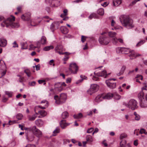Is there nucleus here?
Listing matches in <instances>:
<instances>
[{
  "instance_id": "obj_1",
  "label": "nucleus",
  "mask_w": 147,
  "mask_h": 147,
  "mask_svg": "<svg viewBox=\"0 0 147 147\" xmlns=\"http://www.w3.org/2000/svg\"><path fill=\"white\" fill-rule=\"evenodd\" d=\"M15 20V17L13 16H11L8 18L6 20H4L1 23L2 27L5 26L7 27L11 28H18L20 26V24L18 23L14 22Z\"/></svg>"
},
{
  "instance_id": "obj_2",
  "label": "nucleus",
  "mask_w": 147,
  "mask_h": 147,
  "mask_svg": "<svg viewBox=\"0 0 147 147\" xmlns=\"http://www.w3.org/2000/svg\"><path fill=\"white\" fill-rule=\"evenodd\" d=\"M122 25L128 29H130L134 27L133 20L128 16L122 15L119 18Z\"/></svg>"
},
{
  "instance_id": "obj_3",
  "label": "nucleus",
  "mask_w": 147,
  "mask_h": 147,
  "mask_svg": "<svg viewBox=\"0 0 147 147\" xmlns=\"http://www.w3.org/2000/svg\"><path fill=\"white\" fill-rule=\"evenodd\" d=\"M55 100V103L57 104H60L65 102L67 99V95L66 94L62 93L60 94V97L55 95L54 97Z\"/></svg>"
},
{
  "instance_id": "obj_4",
  "label": "nucleus",
  "mask_w": 147,
  "mask_h": 147,
  "mask_svg": "<svg viewBox=\"0 0 147 147\" xmlns=\"http://www.w3.org/2000/svg\"><path fill=\"white\" fill-rule=\"evenodd\" d=\"M63 90V88L61 86V82H58L55 84L54 90L51 89L50 90L49 95L51 96L53 95L55 93L54 90L55 92H59Z\"/></svg>"
},
{
  "instance_id": "obj_5",
  "label": "nucleus",
  "mask_w": 147,
  "mask_h": 147,
  "mask_svg": "<svg viewBox=\"0 0 147 147\" xmlns=\"http://www.w3.org/2000/svg\"><path fill=\"white\" fill-rule=\"evenodd\" d=\"M138 103L136 100L134 99H131L129 100L128 103L126 104L125 105L127 107L134 110L137 108Z\"/></svg>"
},
{
  "instance_id": "obj_6",
  "label": "nucleus",
  "mask_w": 147,
  "mask_h": 147,
  "mask_svg": "<svg viewBox=\"0 0 147 147\" xmlns=\"http://www.w3.org/2000/svg\"><path fill=\"white\" fill-rule=\"evenodd\" d=\"M78 70V67L76 63H72L69 65V71L70 73L76 74Z\"/></svg>"
},
{
  "instance_id": "obj_7",
  "label": "nucleus",
  "mask_w": 147,
  "mask_h": 147,
  "mask_svg": "<svg viewBox=\"0 0 147 147\" xmlns=\"http://www.w3.org/2000/svg\"><path fill=\"white\" fill-rule=\"evenodd\" d=\"M98 40L100 44L102 45H107L110 42L111 39L109 37L103 36L102 37H100Z\"/></svg>"
},
{
  "instance_id": "obj_8",
  "label": "nucleus",
  "mask_w": 147,
  "mask_h": 147,
  "mask_svg": "<svg viewBox=\"0 0 147 147\" xmlns=\"http://www.w3.org/2000/svg\"><path fill=\"white\" fill-rule=\"evenodd\" d=\"M94 74L95 76H94L93 77L92 79L95 81H98V77L96 76L104 77V78H106L107 75L106 71L105 70L97 73H94Z\"/></svg>"
},
{
  "instance_id": "obj_9",
  "label": "nucleus",
  "mask_w": 147,
  "mask_h": 147,
  "mask_svg": "<svg viewBox=\"0 0 147 147\" xmlns=\"http://www.w3.org/2000/svg\"><path fill=\"white\" fill-rule=\"evenodd\" d=\"M143 85L144 86L142 88V91L140 92L138 95V98L140 101L143 100L144 99V93L143 90H147V84L144 82L143 83Z\"/></svg>"
},
{
  "instance_id": "obj_10",
  "label": "nucleus",
  "mask_w": 147,
  "mask_h": 147,
  "mask_svg": "<svg viewBox=\"0 0 147 147\" xmlns=\"http://www.w3.org/2000/svg\"><path fill=\"white\" fill-rule=\"evenodd\" d=\"M34 134L38 137H40L42 135L41 131L39 129L36 128L35 126L32 127V131Z\"/></svg>"
},
{
  "instance_id": "obj_11",
  "label": "nucleus",
  "mask_w": 147,
  "mask_h": 147,
  "mask_svg": "<svg viewBox=\"0 0 147 147\" xmlns=\"http://www.w3.org/2000/svg\"><path fill=\"white\" fill-rule=\"evenodd\" d=\"M41 21V19L39 18H35L34 20L30 21V25L33 26H36L40 23Z\"/></svg>"
},
{
  "instance_id": "obj_12",
  "label": "nucleus",
  "mask_w": 147,
  "mask_h": 147,
  "mask_svg": "<svg viewBox=\"0 0 147 147\" xmlns=\"http://www.w3.org/2000/svg\"><path fill=\"white\" fill-rule=\"evenodd\" d=\"M39 107H40V105L36 106L34 108V111L35 113V114L32 116H29L28 117V120L30 121H33L37 117V114H36V112H37L38 109Z\"/></svg>"
},
{
  "instance_id": "obj_13",
  "label": "nucleus",
  "mask_w": 147,
  "mask_h": 147,
  "mask_svg": "<svg viewBox=\"0 0 147 147\" xmlns=\"http://www.w3.org/2000/svg\"><path fill=\"white\" fill-rule=\"evenodd\" d=\"M21 18L23 20L28 21L29 24H30V21L32 20H30L31 14L29 13L23 15Z\"/></svg>"
},
{
  "instance_id": "obj_14",
  "label": "nucleus",
  "mask_w": 147,
  "mask_h": 147,
  "mask_svg": "<svg viewBox=\"0 0 147 147\" xmlns=\"http://www.w3.org/2000/svg\"><path fill=\"white\" fill-rule=\"evenodd\" d=\"M39 108L38 109V110L37 111L38 112H36V114H37V115H40V116H39L38 117H42L47 115V113L46 111L44 110H39Z\"/></svg>"
},
{
  "instance_id": "obj_15",
  "label": "nucleus",
  "mask_w": 147,
  "mask_h": 147,
  "mask_svg": "<svg viewBox=\"0 0 147 147\" xmlns=\"http://www.w3.org/2000/svg\"><path fill=\"white\" fill-rule=\"evenodd\" d=\"M117 52L118 53L124 52L125 54H127L128 52H129L130 51L129 49H126L125 48H118L116 49Z\"/></svg>"
},
{
  "instance_id": "obj_16",
  "label": "nucleus",
  "mask_w": 147,
  "mask_h": 147,
  "mask_svg": "<svg viewBox=\"0 0 147 147\" xmlns=\"http://www.w3.org/2000/svg\"><path fill=\"white\" fill-rule=\"evenodd\" d=\"M104 94H101L97 96L94 99L95 102H99L104 99Z\"/></svg>"
},
{
  "instance_id": "obj_17",
  "label": "nucleus",
  "mask_w": 147,
  "mask_h": 147,
  "mask_svg": "<svg viewBox=\"0 0 147 147\" xmlns=\"http://www.w3.org/2000/svg\"><path fill=\"white\" fill-rule=\"evenodd\" d=\"M105 83L107 86L109 88L111 89H113L116 87V84L115 83H111L109 80H107L105 81Z\"/></svg>"
},
{
  "instance_id": "obj_18",
  "label": "nucleus",
  "mask_w": 147,
  "mask_h": 147,
  "mask_svg": "<svg viewBox=\"0 0 147 147\" xmlns=\"http://www.w3.org/2000/svg\"><path fill=\"white\" fill-rule=\"evenodd\" d=\"M7 40L3 38H0V47H5L7 45Z\"/></svg>"
},
{
  "instance_id": "obj_19",
  "label": "nucleus",
  "mask_w": 147,
  "mask_h": 147,
  "mask_svg": "<svg viewBox=\"0 0 147 147\" xmlns=\"http://www.w3.org/2000/svg\"><path fill=\"white\" fill-rule=\"evenodd\" d=\"M129 53L130 54L129 55V56L130 59H133L137 56L140 55L135 53L134 51H130Z\"/></svg>"
},
{
  "instance_id": "obj_20",
  "label": "nucleus",
  "mask_w": 147,
  "mask_h": 147,
  "mask_svg": "<svg viewBox=\"0 0 147 147\" xmlns=\"http://www.w3.org/2000/svg\"><path fill=\"white\" fill-rule=\"evenodd\" d=\"M40 103L42 104H43V105L44 106L42 107L41 106L40 107H39V108H40L42 109H45L46 107H47L48 106V101L46 100H43Z\"/></svg>"
},
{
  "instance_id": "obj_21",
  "label": "nucleus",
  "mask_w": 147,
  "mask_h": 147,
  "mask_svg": "<svg viewBox=\"0 0 147 147\" xmlns=\"http://www.w3.org/2000/svg\"><path fill=\"white\" fill-rule=\"evenodd\" d=\"M35 124L38 126L41 127L44 125V122L41 119H38L35 121Z\"/></svg>"
},
{
  "instance_id": "obj_22",
  "label": "nucleus",
  "mask_w": 147,
  "mask_h": 147,
  "mask_svg": "<svg viewBox=\"0 0 147 147\" xmlns=\"http://www.w3.org/2000/svg\"><path fill=\"white\" fill-rule=\"evenodd\" d=\"M69 124L70 123H66L65 120H61L60 123V125L61 127L63 129H64L66 127L69 125Z\"/></svg>"
},
{
  "instance_id": "obj_23",
  "label": "nucleus",
  "mask_w": 147,
  "mask_h": 147,
  "mask_svg": "<svg viewBox=\"0 0 147 147\" xmlns=\"http://www.w3.org/2000/svg\"><path fill=\"white\" fill-rule=\"evenodd\" d=\"M90 87L95 91V92H97L99 89V86L98 85L95 84H92Z\"/></svg>"
},
{
  "instance_id": "obj_24",
  "label": "nucleus",
  "mask_w": 147,
  "mask_h": 147,
  "mask_svg": "<svg viewBox=\"0 0 147 147\" xmlns=\"http://www.w3.org/2000/svg\"><path fill=\"white\" fill-rule=\"evenodd\" d=\"M113 97V94L110 93H108L106 94H104V99H110Z\"/></svg>"
},
{
  "instance_id": "obj_25",
  "label": "nucleus",
  "mask_w": 147,
  "mask_h": 147,
  "mask_svg": "<svg viewBox=\"0 0 147 147\" xmlns=\"http://www.w3.org/2000/svg\"><path fill=\"white\" fill-rule=\"evenodd\" d=\"M86 140L87 142L89 143L90 144H91L93 141V137L92 136L90 135H88L86 136Z\"/></svg>"
},
{
  "instance_id": "obj_26",
  "label": "nucleus",
  "mask_w": 147,
  "mask_h": 147,
  "mask_svg": "<svg viewBox=\"0 0 147 147\" xmlns=\"http://www.w3.org/2000/svg\"><path fill=\"white\" fill-rule=\"evenodd\" d=\"M60 30L64 34H67L68 32V30L65 26L61 27Z\"/></svg>"
},
{
  "instance_id": "obj_27",
  "label": "nucleus",
  "mask_w": 147,
  "mask_h": 147,
  "mask_svg": "<svg viewBox=\"0 0 147 147\" xmlns=\"http://www.w3.org/2000/svg\"><path fill=\"white\" fill-rule=\"evenodd\" d=\"M140 105L141 107H147V102L144 100L143 101V100L141 101L140 102Z\"/></svg>"
},
{
  "instance_id": "obj_28",
  "label": "nucleus",
  "mask_w": 147,
  "mask_h": 147,
  "mask_svg": "<svg viewBox=\"0 0 147 147\" xmlns=\"http://www.w3.org/2000/svg\"><path fill=\"white\" fill-rule=\"evenodd\" d=\"M121 3V0H113V5L117 6Z\"/></svg>"
},
{
  "instance_id": "obj_29",
  "label": "nucleus",
  "mask_w": 147,
  "mask_h": 147,
  "mask_svg": "<svg viewBox=\"0 0 147 147\" xmlns=\"http://www.w3.org/2000/svg\"><path fill=\"white\" fill-rule=\"evenodd\" d=\"M98 18V16L94 13H91L88 17V18L90 20H91L93 18Z\"/></svg>"
},
{
  "instance_id": "obj_30",
  "label": "nucleus",
  "mask_w": 147,
  "mask_h": 147,
  "mask_svg": "<svg viewBox=\"0 0 147 147\" xmlns=\"http://www.w3.org/2000/svg\"><path fill=\"white\" fill-rule=\"evenodd\" d=\"M126 69V67L124 66H123L121 69L120 71L117 74V75L118 76H120L122 75L124 71Z\"/></svg>"
},
{
  "instance_id": "obj_31",
  "label": "nucleus",
  "mask_w": 147,
  "mask_h": 147,
  "mask_svg": "<svg viewBox=\"0 0 147 147\" xmlns=\"http://www.w3.org/2000/svg\"><path fill=\"white\" fill-rule=\"evenodd\" d=\"M116 34V33L115 32H108V35L110 37L112 38L115 37Z\"/></svg>"
},
{
  "instance_id": "obj_32",
  "label": "nucleus",
  "mask_w": 147,
  "mask_h": 147,
  "mask_svg": "<svg viewBox=\"0 0 147 147\" xmlns=\"http://www.w3.org/2000/svg\"><path fill=\"white\" fill-rule=\"evenodd\" d=\"M127 135L125 133H123L121 134L120 136V139L121 140H124V139L127 138Z\"/></svg>"
},
{
  "instance_id": "obj_33",
  "label": "nucleus",
  "mask_w": 147,
  "mask_h": 147,
  "mask_svg": "<svg viewBox=\"0 0 147 147\" xmlns=\"http://www.w3.org/2000/svg\"><path fill=\"white\" fill-rule=\"evenodd\" d=\"M126 141L125 140H121L120 143V147H125Z\"/></svg>"
},
{
  "instance_id": "obj_34",
  "label": "nucleus",
  "mask_w": 147,
  "mask_h": 147,
  "mask_svg": "<svg viewBox=\"0 0 147 147\" xmlns=\"http://www.w3.org/2000/svg\"><path fill=\"white\" fill-rule=\"evenodd\" d=\"M21 49H27V45L26 42H22L21 43Z\"/></svg>"
},
{
  "instance_id": "obj_35",
  "label": "nucleus",
  "mask_w": 147,
  "mask_h": 147,
  "mask_svg": "<svg viewBox=\"0 0 147 147\" xmlns=\"http://www.w3.org/2000/svg\"><path fill=\"white\" fill-rule=\"evenodd\" d=\"M47 39L46 37L44 36H43L41 38V42L42 45H45L46 43Z\"/></svg>"
},
{
  "instance_id": "obj_36",
  "label": "nucleus",
  "mask_w": 147,
  "mask_h": 147,
  "mask_svg": "<svg viewBox=\"0 0 147 147\" xmlns=\"http://www.w3.org/2000/svg\"><path fill=\"white\" fill-rule=\"evenodd\" d=\"M53 46L51 45L45 47L43 49V50L45 51H49L51 49H53Z\"/></svg>"
},
{
  "instance_id": "obj_37",
  "label": "nucleus",
  "mask_w": 147,
  "mask_h": 147,
  "mask_svg": "<svg viewBox=\"0 0 147 147\" xmlns=\"http://www.w3.org/2000/svg\"><path fill=\"white\" fill-rule=\"evenodd\" d=\"M97 13L100 15H103L104 14V10L103 8H100L97 11Z\"/></svg>"
},
{
  "instance_id": "obj_38",
  "label": "nucleus",
  "mask_w": 147,
  "mask_h": 147,
  "mask_svg": "<svg viewBox=\"0 0 147 147\" xmlns=\"http://www.w3.org/2000/svg\"><path fill=\"white\" fill-rule=\"evenodd\" d=\"M80 77L81 78V80H78L76 82L77 84H78L80 82H81L83 81L84 79H87V78L86 77H85L84 76H83L82 75H81L80 76Z\"/></svg>"
},
{
  "instance_id": "obj_39",
  "label": "nucleus",
  "mask_w": 147,
  "mask_h": 147,
  "mask_svg": "<svg viewBox=\"0 0 147 147\" xmlns=\"http://www.w3.org/2000/svg\"><path fill=\"white\" fill-rule=\"evenodd\" d=\"M39 44V42H38L37 43V46L36 47L32 45H30L29 48L30 50H32L35 49L36 48H39L40 47V46L38 45Z\"/></svg>"
},
{
  "instance_id": "obj_40",
  "label": "nucleus",
  "mask_w": 147,
  "mask_h": 147,
  "mask_svg": "<svg viewBox=\"0 0 147 147\" xmlns=\"http://www.w3.org/2000/svg\"><path fill=\"white\" fill-rule=\"evenodd\" d=\"M68 116V113L67 111H65L62 114V117L63 119H65Z\"/></svg>"
},
{
  "instance_id": "obj_41",
  "label": "nucleus",
  "mask_w": 147,
  "mask_h": 147,
  "mask_svg": "<svg viewBox=\"0 0 147 147\" xmlns=\"http://www.w3.org/2000/svg\"><path fill=\"white\" fill-rule=\"evenodd\" d=\"M87 93L90 95H92L95 92L90 87L88 90H87Z\"/></svg>"
},
{
  "instance_id": "obj_42",
  "label": "nucleus",
  "mask_w": 147,
  "mask_h": 147,
  "mask_svg": "<svg viewBox=\"0 0 147 147\" xmlns=\"http://www.w3.org/2000/svg\"><path fill=\"white\" fill-rule=\"evenodd\" d=\"M134 115L135 116V118L136 120L138 121L140 119V116L137 114L136 112H134Z\"/></svg>"
},
{
  "instance_id": "obj_43",
  "label": "nucleus",
  "mask_w": 147,
  "mask_h": 147,
  "mask_svg": "<svg viewBox=\"0 0 147 147\" xmlns=\"http://www.w3.org/2000/svg\"><path fill=\"white\" fill-rule=\"evenodd\" d=\"M60 132V129L59 127H57L53 131V135L55 136L56 134L59 133Z\"/></svg>"
},
{
  "instance_id": "obj_44",
  "label": "nucleus",
  "mask_w": 147,
  "mask_h": 147,
  "mask_svg": "<svg viewBox=\"0 0 147 147\" xmlns=\"http://www.w3.org/2000/svg\"><path fill=\"white\" fill-rule=\"evenodd\" d=\"M26 138L28 142H31L34 140V137L33 135H31L29 136H27Z\"/></svg>"
},
{
  "instance_id": "obj_45",
  "label": "nucleus",
  "mask_w": 147,
  "mask_h": 147,
  "mask_svg": "<svg viewBox=\"0 0 147 147\" xmlns=\"http://www.w3.org/2000/svg\"><path fill=\"white\" fill-rule=\"evenodd\" d=\"M63 14H62L60 16L62 18H63L67 15V9H64L63 10Z\"/></svg>"
},
{
  "instance_id": "obj_46",
  "label": "nucleus",
  "mask_w": 147,
  "mask_h": 147,
  "mask_svg": "<svg viewBox=\"0 0 147 147\" xmlns=\"http://www.w3.org/2000/svg\"><path fill=\"white\" fill-rule=\"evenodd\" d=\"M82 117V115L81 113H79L78 115H74V118L76 119H79L81 118Z\"/></svg>"
},
{
  "instance_id": "obj_47",
  "label": "nucleus",
  "mask_w": 147,
  "mask_h": 147,
  "mask_svg": "<svg viewBox=\"0 0 147 147\" xmlns=\"http://www.w3.org/2000/svg\"><path fill=\"white\" fill-rule=\"evenodd\" d=\"M112 41L114 44H116L118 41V39L115 37L112 39Z\"/></svg>"
},
{
  "instance_id": "obj_48",
  "label": "nucleus",
  "mask_w": 147,
  "mask_h": 147,
  "mask_svg": "<svg viewBox=\"0 0 147 147\" xmlns=\"http://www.w3.org/2000/svg\"><path fill=\"white\" fill-rule=\"evenodd\" d=\"M145 42V41L144 40H141L137 43V44L136 45V46L138 47H139L144 43Z\"/></svg>"
},
{
  "instance_id": "obj_49",
  "label": "nucleus",
  "mask_w": 147,
  "mask_h": 147,
  "mask_svg": "<svg viewBox=\"0 0 147 147\" xmlns=\"http://www.w3.org/2000/svg\"><path fill=\"white\" fill-rule=\"evenodd\" d=\"M62 46H57L55 48V51H61L62 50Z\"/></svg>"
},
{
  "instance_id": "obj_50",
  "label": "nucleus",
  "mask_w": 147,
  "mask_h": 147,
  "mask_svg": "<svg viewBox=\"0 0 147 147\" xmlns=\"http://www.w3.org/2000/svg\"><path fill=\"white\" fill-rule=\"evenodd\" d=\"M140 133L142 134H147V132H146V130L144 129H141L140 131Z\"/></svg>"
},
{
  "instance_id": "obj_51",
  "label": "nucleus",
  "mask_w": 147,
  "mask_h": 147,
  "mask_svg": "<svg viewBox=\"0 0 147 147\" xmlns=\"http://www.w3.org/2000/svg\"><path fill=\"white\" fill-rule=\"evenodd\" d=\"M113 96L115 99L117 100H119L121 98V96L117 94H115L114 95H113Z\"/></svg>"
},
{
  "instance_id": "obj_52",
  "label": "nucleus",
  "mask_w": 147,
  "mask_h": 147,
  "mask_svg": "<svg viewBox=\"0 0 147 147\" xmlns=\"http://www.w3.org/2000/svg\"><path fill=\"white\" fill-rule=\"evenodd\" d=\"M22 117V114L19 113L16 115V118L18 120L21 119Z\"/></svg>"
},
{
  "instance_id": "obj_53",
  "label": "nucleus",
  "mask_w": 147,
  "mask_h": 147,
  "mask_svg": "<svg viewBox=\"0 0 147 147\" xmlns=\"http://www.w3.org/2000/svg\"><path fill=\"white\" fill-rule=\"evenodd\" d=\"M6 74V71H0V78H1L3 76H4Z\"/></svg>"
},
{
  "instance_id": "obj_54",
  "label": "nucleus",
  "mask_w": 147,
  "mask_h": 147,
  "mask_svg": "<svg viewBox=\"0 0 147 147\" xmlns=\"http://www.w3.org/2000/svg\"><path fill=\"white\" fill-rule=\"evenodd\" d=\"M140 0H135L134 1L132 2V3H130V4H129V6H132L133 5L135 4L138 1H139Z\"/></svg>"
},
{
  "instance_id": "obj_55",
  "label": "nucleus",
  "mask_w": 147,
  "mask_h": 147,
  "mask_svg": "<svg viewBox=\"0 0 147 147\" xmlns=\"http://www.w3.org/2000/svg\"><path fill=\"white\" fill-rule=\"evenodd\" d=\"M13 45V48H16V47H18V45L17 44L16 41H15L14 42L12 43Z\"/></svg>"
},
{
  "instance_id": "obj_56",
  "label": "nucleus",
  "mask_w": 147,
  "mask_h": 147,
  "mask_svg": "<svg viewBox=\"0 0 147 147\" xmlns=\"http://www.w3.org/2000/svg\"><path fill=\"white\" fill-rule=\"evenodd\" d=\"M36 82L35 81H33L31 82H29L28 83V84L30 86H34L35 85Z\"/></svg>"
},
{
  "instance_id": "obj_57",
  "label": "nucleus",
  "mask_w": 147,
  "mask_h": 147,
  "mask_svg": "<svg viewBox=\"0 0 147 147\" xmlns=\"http://www.w3.org/2000/svg\"><path fill=\"white\" fill-rule=\"evenodd\" d=\"M87 37L84 36H82L81 38V41L82 42H84L86 40Z\"/></svg>"
},
{
  "instance_id": "obj_58",
  "label": "nucleus",
  "mask_w": 147,
  "mask_h": 147,
  "mask_svg": "<svg viewBox=\"0 0 147 147\" xmlns=\"http://www.w3.org/2000/svg\"><path fill=\"white\" fill-rule=\"evenodd\" d=\"M38 82L39 84H42L43 83V84L45 85L46 84L45 81L44 80H39Z\"/></svg>"
},
{
  "instance_id": "obj_59",
  "label": "nucleus",
  "mask_w": 147,
  "mask_h": 147,
  "mask_svg": "<svg viewBox=\"0 0 147 147\" xmlns=\"http://www.w3.org/2000/svg\"><path fill=\"white\" fill-rule=\"evenodd\" d=\"M5 93L6 94L8 95L9 97H11L12 96V94L11 92L8 91H6Z\"/></svg>"
},
{
  "instance_id": "obj_60",
  "label": "nucleus",
  "mask_w": 147,
  "mask_h": 147,
  "mask_svg": "<svg viewBox=\"0 0 147 147\" xmlns=\"http://www.w3.org/2000/svg\"><path fill=\"white\" fill-rule=\"evenodd\" d=\"M24 72L26 74L28 77L30 76V73L29 71L25 70H24Z\"/></svg>"
},
{
  "instance_id": "obj_61",
  "label": "nucleus",
  "mask_w": 147,
  "mask_h": 147,
  "mask_svg": "<svg viewBox=\"0 0 147 147\" xmlns=\"http://www.w3.org/2000/svg\"><path fill=\"white\" fill-rule=\"evenodd\" d=\"M94 128L92 127L90 128L88 130L87 132L88 133H91L93 130Z\"/></svg>"
},
{
  "instance_id": "obj_62",
  "label": "nucleus",
  "mask_w": 147,
  "mask_h": 147,
  "mask_svg": "<svg viewBox=\"0 0 147 147\" xmlns=\"http://www.w3.org/2000/svg\"><path fill=\"white\" fill-rule=\"evenodd\" d=\"M57 142V140L55 139H54L53 140V141H52V146H55L56 145L57 143H56V142Z\"/></svg>"
},
{
  "instance_id": "obj_63",
  "label": "nucleus",
  "mask_w": 147,
  "mask_h": 147,
  "mask_svg": "<svg viewBox=\"0 0 147 147\" xmlns=\"http://www.w3.org/2000/svg\"><path fill=\"white\" fill-rule=\"evenodd\" d=\"M136 78L137 79H140L141 80H142L143 79V77L142 76L140 75H138L137 76Z\"/></svg>"
},
{
  "instance_id": "obj_64",
  "label": "nucleus",
  "mask_w": 147,
  "mask_h": 147,
  "mask_svg": "<svg viewBox=\"0 0 147 147\" xmlns=\"http://www.w3.org/2000/svg\"><path fill=\"white\" fill-rule=\"evenodd\" d=\"M25 147H36V146L34 144H28Z\"/></svg>"
}]
</instances>
